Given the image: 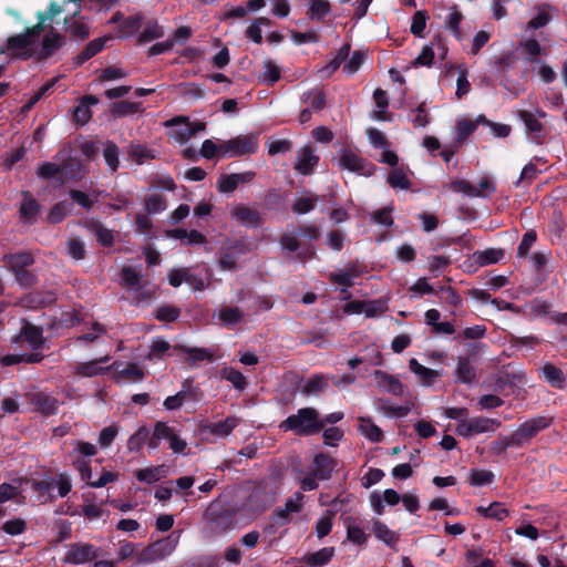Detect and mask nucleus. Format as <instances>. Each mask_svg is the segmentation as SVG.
Instances as JSON below:
<instances>
[{
    "instance_id": "1",
    "label": "nucleus",
    "mask_w": 567,
    "mask_h": 567,
    "mask_svg": "<svg viewBox=\"0 0 567 567\" xmlns=\"http://www.w3.org/2000/svg\"><path fill=\"white\" fill-rule=\"evenodd\" d=\"M237 516L236 506L220 498L212 501L203 514L202 537L212 540L233 530L237 525Z\"/></svg>"
},
{
    "instance_id": "2",
    "label": "nucleus",
    "mask_w": 567,
    "mask_h": 567,
    "mask_svg": "<svg viewBox=\"0 0 567 567\" xmlns=\"http://www.w3.org/2000/svg\"><path fill=\"white\" fill-rule=\"evenodd\" d=\"M280 430L291 431L298 436H309L319 433L324 427V422L319 419L315 408H301L296 414L289 415L279 424Z\"/></svg>"
},
{
    "instance_id": "3",
    "label": "nucleus",
    "mask_w": 567,
    "mask_h": 567,
    "mask_svg": "<svg viewBox=\"0 0 567 567\" xmlns=\"http://www.w3.org/2000/svg\"><path fill=\"white\" fill-rule=\"evenodd\" d=\"M258 133L239 135L220 144V156L240 157L257 153L259 147Z\"/></svg>"
},
{
    "instance_id": "4",
    "label": "nucleus",
    "mask_w": 567,
    "mask_h": 567,
    "mask_svg": "<svg viewBox=\"0 0 567 567\" xmlns=\"http://www.w3.org/2000/svg\"><path fill=\"white\" fill-rule=\"evenodd\" d=\"M554 417L538 415L523 422L515 431L513 435L518 444V449L526 447L530 444L532 440L538 435L542 431L548 429L553 424Z\"/></svg>"
},
{
    "instance_id": "5",
    "label": "nucleus",
    "mask_w": 567,
    "mask_h": 567,
    "mask_svg": "<svg viewBox=\"0 0 567 567\" xmlns=\"http://www.w3.org/2000/svg\"><path fill=\"white\" fill-rule=\"evenodd\" d=\"M178 538L179 536H176L173 533L169 536L148 545L140 554L138 563H153L169 556L175 550L178 544Z\"/></svg>"
},
{
    "instance_id": "6",
    "label": "nucleus",
    "mask_w": 567,
    "mask_h": 567,
    "mask_svg": "<svg viewBox=\"0 0 567 567\" xmlns=\"http://www.w3.org/2000/svg\"><path fill=\"white\" fill-rule=\"evenodd\" d=\"M339 167L363 176H371L377 171V166L373 163L348 150L341 153Z\"/></svg>"
},
{
    "instance_id": "7",
    "label": "nucleus",
    "mask_w": 567,
    "mask_h": 567,
    "mask_svg": "<svg viewBox=\"0 0 567 567\" xmlns=\"http://www.w3.org/2000/svg\"><path fill=\"white\" fill-rule=\"evenodd\" d=\"M66 39L64 35L59 33L53 27L50 28L49 32L44 34L38 51L34 55L37 61L42 62L52 58L64 44Z\"/></svg>"
},
{
    "instance_id": "8",
    "label": "nucleus",
    "mask_w": 567,
    "mask_h": 567,
    "mask_svg": "<svg viewBox=\"0 0 567 567\" xmlns=\"http://www.w3.org/2000/svg\"><path fill=\"white\" fill-rule=\"evenodd\" d=\"M6 51L13 58L28 60L35 53L33 43L23 32L11 35L7 39Z\"/></svg>"
},
{
    "instance_id": "9",
    "label": "nucleus",
    "mask_w": 567,
    "mask_h": 567,
    "mask_svg": "<svg viewBox=\"0 0 567 567\" xmlns=\"http://www.w3.org/2000/svg\"><path fill=\"white\" fill-rule=\"evenodd\" d=\"M373 377L378 388L381 391L390 393L395 396H404L406 392V385H404L396 377L383 371L374 370Z\"/></svg>"
},
{
    "instance_id": "10",
    "label": "nucleus",
    "mask_w": 567,
    "mask_h": 567,
    "mask_svg": "<svg viewBox=\"0 0 567 567\" xmlns=\"http://www.w3.org/2000/svg\"><path fill=\"white\" fill-rule=\"evenodd\" d=\"M97 557L96 548L91 544L75 543L69 546L65 561L69 564H85Z\"/></svg>"
},
{
    "instance_id": "11",
    "label": "nucleus",
    "mask_w": 567,
    "mask_h": 567,
    "mask_svg": "<svg viewBox=\"0 0 567 567\" xmlns=\"http://www.w3.org/2000/svg\"><path fill=\"white\" fill-rule=\"evenodd\" d=\"M518 118L524 123L526 133L530 136L532 141L536 144H542L546 137V128L538 117L526 110L518 112Z\"/></svg>"
},
{
    "instance_id": "12",
    "label": "nucleus",
    "mask_w": 567,
    "mask_h": 567,
    "mask_svg": "<svg viewBox=\"0 0 567 567\" xmlns=\"http://www.w3.org/2000/svg\"><path fill=\"white\" fill-rule=\"evenodd\" d=\"M231 217L240 225L249 228H258L264 223L257 209L250 208L244 204H238L231 209Z\"/></svg>"
},
{
    "instance_id": "13",
    "label": "nucleus",
    "mask_w": 567,
    "mask_h": 567,
    "mask_svg": "<svg viewBox=\"0 0 567 567\" xmlns=\"http://www.w3.org/2000/svg\"><path fill=\"white\" fill-rule=\"evenodd\" d=\"M337 465V461L326 453H318L313 457L310 472L319 481L330 480L332 472Z\"/></svg>"
},
{
    "instance_id": "14",
    "label": "nucleus",
    "mask_w": 567,
    "mask_h": 567,
    "mask_svg": "<svg viewBox=\"0 0 567 567\" xmlns=\"http://www.w3.org/2000/svg\"><path fill=\"white\" fill-rule=\"evenodd\" d=\"M25 341L32 350L41 349L45 343L42 328L25 321L20 330L16 341Z\"/></svg>"
},
{
    "instance_id": "15",
    "label": "nucleus",
    "mask_w": 567,
    "mask_h": 567,
    "mask_svg": "<svg viewBox=\"0 0 567 567\" xmlns=\"http://www.w3.org/2000/svg\"><path fill=\"white\" fill-rule=\"evenodd\" d=\"M319 163V156L315 154L312 146L306 145L298 151V161L295 169L302 175H310Z\"/></svg>"
},
{
    "instance_id": "16",
    "label": "nucleus",
    "mask_w": 567,
    "mask_h": 567,
    "mask_svg": "<svg viewBox=\"0 0 567 567\" xmlns=\"http://www.w3.org/2000/svg\"><path fill=\"white\" fill-rule=\"evenodd\" d=\"M110 40H112L111 35L93 39L76 56L73 58V64L75 66L84 64L86 61L100 53Z\"/></svg>"
},
{
    "instance_id": "17",
    "label": "nucleus",
    "mask_w": 567,
    "mask_h": 567,
    "mask_svg": "<svg viewBox=\"0 0 567 567\" xmlns=\"http://www.w3.org/2000/svg\"><path fill=\"white\" fill-rule=\"evenodd\" d=\"M165 125L167 127L171 126H179L174 130L172 133L173 138L179 144H185L189 141L190 137L194 136V130L192 128V123L188 117L185 116H175L168 120Z\"/></svg>"
},
{
    "instance_id": "18",
    "label": "nucleus",
    "mask_w": 567,
    "mask_h": 567,
    "mask_svg": "<svg viewBox=\"0 0 567 567\" xmlns=\"http://www.w3.org/2000/svg\"><path fill=\"white\" fill-rule=\"evenodd\" d=\"M2 262L10 271H14L31 267L35 262V258L31 251H17L3 255Z\"/></svg>"
},
{
    "instance_id": "19",
    "label": "nucleus",
    "mask_w": 567,
    "mask_h": 567,
    "mask_svg": "<svg viewBox=\"0 0 567 567\" xmlns=\"http://www.w3.org/2000/svg\"><path fill=\"white\" fill-rule=\"evenodd\" d=\"M174 352L186 354L187 361L192 367L196 365L197 362H212L215 360L214 353L208 348H189L183 344H177L174 347Z\"/></svg>"
},
{
    "instance_id": "20",
    "label": "nucleus",
    "mask_w": 567,
    "mask_h": 567,
    "mask_svg": "<svg viewBox=\"0 0 567 567\" xmlns=\"http://www.w3.org/2000/svg\"><path fill=\"white\" fill-rule=\"evenodd\" d=\"M85 227L95 236L97 243L103 247H111L114 244L113 231L106 228L99 220L90 219L85 223Z\"/></svg>"
},
{
    "instance_id": "21",
    "label": "nucleus",
    "mask_w": 567,
    "mask_h": 567,
    "mask_svg": "<svg viewBox=\"0 0 567 567\" xmlns=\"http://www.w3.org/2000/svg\"><path fill=\"white\" fill-rule=\"evenodd\" d=\"M31 404L38 412L49 416L56 413L59 402L55 398L39 392L32 396Z\"/></svg>"
},
{
    "instance_id": "22",
    "label": "nucleus",
    "mask_w": 567,
    "mask_h": 567,
    "mask_svg": "<svg viewBox=\"0 0 567 567\" xmlns=\"http://www.w3.org/2000/svg\"><path fill=\"white\" fill-rule=\"evenodd\" d=\"M347 527V539L354 545L363 546L367 544L370 535L365 533L364 526L357 523V519L353 517H348L346 519Z\"/></svg>"
},
{
    "instance_id": "23",
    "label": "nucleus",
    "mask_w": 567,
    "mask_h": 567,
    "mask_svg": "<svg viewBox=\"0 0 567 567\" xmlns=\"http://www.w3.org/2000/svg\"><path fill=\"white\" fill-rule=\"evenodd\" d=\"M85 173L84 165L75 157H68L61 164V175L66 179L81 181Z\"/></svg>"
},
{
    "instance_id": "24",
    "label": "nucleus",
    "mask_w": 567,
    "mask_h": 567,
    "mask_svg": "<svg viewBox=\"0 0 567 567\" xmlns=\"http://www.w3.org/2000/svg\"><path fill=\"white\" fill-rule=\"evenodd\" d=\"M23 202L20 206L19 214L25 223L33 224L40 210L39 203L33 198L30 192H22Z\"/></svg>"
},
{
    "instance_id": "25",
    "label": "nucleus",
    "mask_w": 567,
    "mask_h": 567,
    "mask_svg": "<svg viewBox=\"0 0 567 567\" xmlns=\"http://www.w3.org/2000/svg\"><path fill=\"white\" fill-rule=\"evenodd\" d=\"M542 375L544 380L549 383L553 388L563 390L566 386V378L561 369L557 368L553 363H545L542 367Z\"/></svg>"
},
{
    "instance_id": "26",
    "label": "nucleus",
    "mask_w": 567,
    "mask_h": 567,
    "mask_svg": "<svg viewBox=\"0 0 567 567\" xmlns=\"http://www.w3.org/2000/svg\"><path fill=\"white\" fill-rule=\"evenodd\" d=\"M334 551V547H323L315 553L305 555L302 561L308 567H322L331 561Z\"/></svg>"
},
{
    "instance_id": "27",
    "label": "nucleus",
    "mask_w": 567,
    "mask_h": 567,
    "mask_svg": "<svg viewBox=\"0 0 567 567\" xmlns=\"http://www.w3.org/2000/svg\"><path fill=\"white\" fill-rule=\"evenodd\" d=\"M143 111L141 102H131L127 100L114 102L110 109L112 116L115 118L142 113Z\"/></svg>"
},
{
    "instance_id": "28",
    "label": "nucleus",
    "mask_w": 567,
    "mask_h": 567,
    "mask_svg": "<svg viewBox=\"0 0 567 567\" xmlns=\"http://www.w3.org/2000/svg\"><path fill=\"white\" fill-rule=\"evenodd\" d=\"M476 378V370L467 357H458L455 371L456 382L470 384Z\"/></svg>"
},
{
    "instance_id": "29",
    "label": "nucleus",
    "mask_w": 567,
    "mask_h": 567,
    "mask_svg": "<svg viewBox=\"0 0 567 567\" xmlns=\"http://www.w3.org/2000/svg\"><path fill=\"white\" fill-rule=\"evenodd\" d=\"M505 252L501 248H487L485 250H477L473 254L474 261L481 266L494 265L501 261Z\"/></svg>"
},
{
    "instance_id": "30",
    "label": "nucleus",
    "mask_w": 567,
    "mask_h": 567,
    "mask_svg": "<svg viewBox=\"0 0 567 567\" xmlns=\"http://www.w3.org/2000/svg\"><path fill=\"white\" fill-rule=\"evenodd\" d=\"M475 511L484 518L495 519L498 522L504 520L509 515V511L499 502H493L487 507L477 506Z\"/></svg>"
},
{
    "instance_id": "31",
    "label": "nucleus",
    "mask_w": 567,
    "mask_h": 567,
    "mask_svg": "<svg viewBox=\"0 0 567 567\" xmlns=\"http://www.w3.org/2000/svg\"><path fill=\"white\" fill-rule=\"evenodd\" d=\"M109 357H104L97 360L89 362L78 363L75 367V373L84 378H92L99 374L105 373L109 369L100 367V363L106 362Z\"/></svg>"
},
{
    "instance_id": "32",
    "label": "nucleus",
    "mask_w": 567,
    "mask_h": 567,
    "mask_svg": "<svg viewBox=\"0 0 567 567\" xmlns=\"http://www.w3.org/2000/svg\"><path fill=\"white\" fill-rule=\"evenodd\" d=\"M239 424V419L236 416H227L225 420L210 423L207 430L210 434L219 437L228 436L233 430Z\"/></svg>"
},
{
    "instance_id": "33",
    "label": "nucleus",
    "mask_w": 567,
    "mask_h": 567,
    "mask_svg": "<svg viewBox=\"0 0 567 567\" xmlns=\"http://www.w3.org/2000/svg\"><path fill=\"white\" fill-rule=\"evenodd\" d=\"M329 386V378L324 374H313L303 385L302 393L306 395H317L327 391Z\"/></svg>"
},
{
    "instance_id": "34",
    "label": "nucleus",
    "mask_w": 567,
    "mask_h": 567,
    "mask_svg": "<svg viewBox=\"0 0 567 567\" xmlns=\"http://www.w3.org/2000/svg\"><path fill=\"white\" fill-rule=\"evenodd\" d=\"M474 435L494 432L502 425V422L497 419H489L485 416H475L470 419Z\"/></svg>"
},
{
    "instance_id": "35",
    "label": "nucleus",
    "mask_w": 567,
    "mask_h": 567,
    "mask_svg": "<svg viewBox=\"0 0 567 567\" xmlns=\"http://www.w3.org/2000/svg\"><path fill=\"white\" fill-rule=\"evenodd\" d=\"M372 532L374 536L388 546H393L398 543L400 536L391 530L383 522L373 520Z\"/></svg>"
},
{
    "instance_id": "36",
    "label": "nucleus",
    "mask_w": 567,
    "mask_h": 567,
    "mask_svg": "<svg viewBox=\"0 0 567 567\" xmlns=\"http://www.w3.org/2000/svg\"><path fill=\"white\" fill-rule=\"evenodd\" d=\"M519 48L526 54L525 59L529 63L538 62L537 56L546 55V49L540 45L536 39H527L519 42Z\"/></svg>"
},
{
    "instance_id": "37",
    "label": "nucleus",
    "mask_w": 567,
    "mask_h": 567,
    "mask_svg": "<svg viewBox=\"0 0 567 567\" xmlns=\"http://www.w3.org/2000/svg\"><path fill=\"white\" fill-rule=\"evenodd\" d=\"M351 45L349 43H344L338 51L337 55L321 69V73L324 74L326 78L331 76L344 62L350 54Z\"/></svg>"
},
{
    "instance_id": "38",
    "label": "nucleus",
    "mask_w": 567,
    "mask_h": 567,
    "mask_svg": "<svg viewBox=\"0 0 567 567\" xmlns=\"http://www.w3.org/2000/svg\"><path fill=\"white\" fill-rule=\"evenodd\" d=\"M331 11L328 0H311L307 16L312 21H322Z\"/></svg>"
},
{
    "instance_id": "39",
    "label": "nucleus",
    "mask_w": 567,
    "mask_h": 567,
    "mask_svg": "<svg viewBox=\"0 0 567 567\" xmlns=\"http://www.w3.org/2000/svg\"><path fill=\"white\" fill-rule=\"evenodd\" d=\"M165 465L151 466L146 468H141L135 471V477L140 482H145L147 484H153L159 481L163 476H165Z\"/></svg>"
},
{
    "instance_id": "40",
    "label": "nucleus",
    "mask_w": 567,
    "mask_h": 567,
    "mask_svg": "<svg viewBox=\"0 0 567 567\" xmlns=\"http://www.w3.org/2000/svg\"><path fill=\"white\" fill-rule=\"evenodd\" d=\"M360 432L371 442L379 443L383 440L382 430L369 417H360Z\"/></svg>"
},
{
    "instance_id": "41",
    "label": "nucleus",
    "mask_w": 567,
    "mask_h": 567,
    "mask_svg": "<svg viewBox=\"0 0 567 567\" xmlns=\"http://www.w3.org/2000/svg\"><path fill=\"white\" fill-rule=\"evenodd\" d=\"M463 19H464L463 13L458 10V7L456 4H454L451 8L450 13L447 14V17L445 18V21H444L445 28L447 30H450L457 40H460L462 38V32H461L460 25H461Z\"/></svg>"
},
{
    "instance_id": "42",
    "label": "nucleus",
    "mask_w": 567,
    "mask_h": 567,
    "mask_svg": "<svg viewBox=\"0 0 567 567\" xmlns=\"http://www.w3.org/2000/svg\"><path fill=\"white\" fill-rule=\"evenodd\" d=\"M410 371L419 375L424 384H431L440 377L436 370L422 365L416 359H411L409 362Z\"/></svg>"
},
{
    "instance_id": "43",
    "label": "nucleus",
    "mask_w": 567,
    "mask_h": 567,
    "mask_svg": "<svg viewBox=\"0 0 567 567\" xmlns=\"http://www.w3.org/2000/svg\"><path fill=\"white\" fill-rule=\"evenodd\" d=\"M221 379L230 382L236 390L243 391L247 386L246 377L233 367H226L220 371Z\"/></svg>"
},
{
    "instance_id": "44",
    "label": "nucleus",
    "mask_w": 567,
    "mask_h": 567,
    "mask_svg": "<svg viewBox=\"0 0 567 567\" xmlns=\"http://www.w3.org/2000/svg\"><path fill=\"white\" fill-rule=\"evenodd\" d=\"M551 7L549 4H540L538 7V12L536 17L530 19L526 25V31L528 30H537L547 25L551 20V14L549 11Z\"/></svg>"
},
{
    "instance_id": "45",
    "label": "nucleus",
    "mask_w": 567,
    "mask_h": 567,
    "mask_svg": "<svg viewBox=\"0 0 567 567\" xmlns=\"http://www.w3.org/2000/svg\"><path fill=\"white\" fill-rule=\"evenodd\" d=\"M118 146L113 141H106L104 143L103 157L112 173H115L118 168Z\"/></svg>"
},
{
    "instance_id": "46",
    "label": "nucleus",
    "mask_w": 567,
    "mask_h": 567,
    "mask_svg": "<svg viewBox=\"0 0 567 567\" xmlns=\"http://www.w3.org/2000/svg\"><path fill=\"white\" fill-rule=\"evenodd\" d=\"M244 312L238 307H224L219 311V320L226 327L235 326L243 321Z\"/></svg>"
},
{
    "instance_id": "47",
    "label": "nucleus",
    "mask_w": 567,
    "mask_h": 567,
    "mask_svg": "<svg viewBox=\"0 0 567 567\" xmlns=\"http://www.w3.org/2000/svg\"><path fill=\"white\" fill-rule=\"evenodd\" d=\"M72 204L68 203L66 200H61L56 204H54L48 216L47 220L50 224H59L61 223L71 212Z\"/></svg>"
},
{
    "instance_id": "48",
    "label": "nucleus",
    "mask_w": 567,
    "mask_h": 567,
    "mask_svg": "<svg viewBox=\"0 0 567 567\" xmlns=\"http://www.w3.org/2000/svg\"><path fill=\"white\" fill-rule=\"evenodd\" d=\"M318 202L319 196L310 194L307 197L297 198L291 206V210L297 215H305L313 210Z\"/></svg>"
},
{
    "instance_id": "49",
    "label": "nucleus",
    "mask_w": 567,
    "mask_h": 567,
    "mask_svg": "<svg viewBox=\"0 0 567 567\" xmlns=\"http://www.w3.org/2000/svg\"><path fill=\"white\" fill-rule=\"evenodd\" d=\"M64 24L68 25V30L70 32L71 38L75 40L83 41L90 37V29L83 22L72 20V18L66 17L64 19Z\"/></svg>"
},
{
    "instance_id": "50",
    "label": "nucleus",
    "mask_w": 567,
    "mask_h": 567,
    "mask_svg": "<svg viewBox=\"0 0 567 567\" xmlns=\"http://www.w3.org/2000/svg\"><path fill=\"white\" fill-rule=\"evenodd\" d=\"M271 23L270 19L266 17L257 18L246 30L245 34L248 39L254 41L255 43H262V25H269Z\"/></svg>"
},
{
    "instance_id": "51",
    "label": "nucleus",
    "mask_w": 567,
    "mask_h": 567,
    "mask_svg": "<svg viewBox=\"0 0 567 567\" xmlns=\"http://www.w3.org/2000/svg\"><path fill=\"white\" fill-rule=\"evenodd\" d=\"M150 436V431L146 426H141L135 433H133L127 440V450L130 452H138L146 443Z\"/></svg>"
},
{
    "instance_id": "52",
    "label": "nucleus",
    "mask_w": 567,
    "mask_h": 567,
    "mask_svg": "<svg viewBox=\"0 0 567 567\" xmlns=\"http://www.w3.org/2000/svg\"><path fill=\"white\" fill-rule=\"evenodd\" d=\"M164 35L163 28L156 21H150L146 23L144 30L138 37L140 43H147L153 40L159 39Z\"/></svg>"
},
{
    "instance_id": "53",
    "label": "nucleus",
    "mask_w": 567,
    "mask_h": 567,
    "mask_svg": "<svg viewBox=\"0 0 567 567\" xmlns=\"http://www.w3.org/2000/svg\"><path fill=\"white\" fill-rule=\"evenodd\" d=\"M381 410L389 416L394 417H404L412 410V403H408L405 405H394L391 404L389 400L381 399L380 400Z\"/></svg>"
},
{
    "instance_id": "54",
    "label": "nucleus",
    "mask_w": 567,
    "mask_h": 567,
    "mask_svg": "<svg viewBox=\"0 0 567 567\" xmlns=\"http://www.w3.org/2000/svg\"><path fill=\"white\" fill-rule=\"evenodd\" d=\"M128 155L136 164H143L147 159L155 158L154 151L142 144H132L130 146Z\"/></svg>"
},
{
    "instance_id": "55",
    "label": "nucleus",
    "mask_w": 567,
    "mask_h": 567,
    "mask_svg": "<svg viewBox=\"0 0 567 567\" xmlns=\"http://www.w3.org/2000/svg\"><path fill=\"white\" fill-rule=\"evenodd\" d=\"M386 182L392 188L409 189L411 187V181L402 168L391 171Z\"/></svg>"
},
{
    "instance_id": "56",
    "label": "nucleus",
    "mask_w": 567,
    "mask_h": 567,
    "mask_svg": "<svg viewBox=\"0 0 567 567\" xmlns=\"http://www.w3.org/2000/svg\"><path fill=\"white\" fill-rule=\"evenodd\" d=\"M427 20L429 14L425 10L416 11L412 17V23L410 27L411 33L417 38H423Z\"/></svg>"
},
{
    "instance_id": "57",
    "label": "nucleus",
    "mask_w": 567,
    "mask_h": 567,
    "mask_svg": "<svg viewBox=\"0 0 567 567\" xmlns=\"http://www.w3.org/2000/svg\"><path fill=\"white\" fill-rule=\"evenodd\" d=\"M142 25V17L140 14L124 18L120 24V32L123 37L135 34Z\"/></svg>"
},
{
    "instance_id": "58",
    "label": "nucleus",
    "mask_w": 567,
    "mask_h": 567,
    "mask_svg": "<svg viewBox=\"0 0 567 567\" xmlns=\"http://www.w3.org/2000/svg\"><path fill=\"white\" fill-rule=\"evenodd\" d=\"M179 394L183 395L184 401L198 402L203 399V391L199 386L193 384V380L186 379L182 384Z\"/></svg>"
},
{
    "instance_id": "59",
    "label": "nucleus",
    "mask_w": 567,
    "mask_h": 567,
    "mask_svg": "<svg viewBox=\"0 0 567 567\" xmlns=\"http://www.w3.org/2000/svg\"><path fill=\"white\" fill-rule=\"evenodd\" d=\"M509 447L518 449V444L513 433H511L509 435L499 436L497 440L493 441L491 445V451L494 454L499 455L505 453Z\"/></svg>"
},
{
    "instance_id": "60",
    "label": "nucleus",
    "mask_w": 567,
    "mask_h": 567,
    "mask_svg": "<svg viewBox=\"0 0 567 567\" xmlns=\"http://www.w3.org/2000/svg\"><path fill=\"white\" fill-rule=\"evenodd\" d=\"M145 209L148 214H159L167 207L166 199L161 194H153L145 198Z\"/></svg>"
},
{
    "instance_id": "61",
    "label": "nucleus",
    "mask_w": 567,
    "mask_h": 567,
    "mask_svg": "<svg viewBox=\"0 0 567 567\" xmlns=\"http://www.w3.org/2000/svg\"><path fill=\"white\" fill-rule=\"evenodd\" d=\"M14 276L16 282L24 289L32 288L38 284V276L30 271L28 268L22 270L11 271Z\"/></svg>"
},
{
    "instance_id": "62",
    "label": "nucleus",
    "mask_w": 567,
    "mask_h": 567,
    "mask_svg": "<svg viewBox=\"0 0 567 567\" xmlns=\"http://www.w3.org/2000/svg\"><path fill=\"white\" fill-rule=\"evenodd\" d=\"M123 285L128 289L138 290L141 288V277L134 268L125 266L121 271Z\"/></svg>"
},
{
    "instance_id": "63",
    "label": "nucleus",
    "mask_w": 567,
    "mask_h": 567,
    "mask_svg": "<svg viewBox=\"0 0 567 567\" xmlns=\"http://www.w3.org/2000/svg\"><path fill=\"white\" fill-rule=\"evenodd\" d=\"M476 131V123L472 120L463 118L456 124V142L462 144L470 135Z\"/></svg>"
},
{
    "instance_id": "64",
    "label": "nucleus",
    "mask_w": 567,
    "mask_h": 567,
    "mask_svg": "<svg viewBox=\"0 0 567 567\" xmlns=\"http://www.w3.org/2000/svg\"><path fill=\"white\" fill-rule=\"evenodd\" d=\"M181 309L174 306H162L155 312V318L161 322H175L181 317Z\"/></svg>"
}]
</instances>
